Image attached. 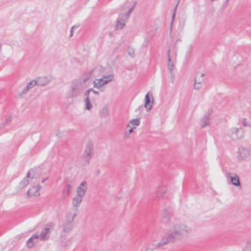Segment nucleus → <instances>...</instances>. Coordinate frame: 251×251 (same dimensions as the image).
<instances>
[{
  "label": "nucleus",
  "instance_id": "obj_1",
  "mask_svg": "<svg viewBox=\"0 0 251 251\" xmlns=\"http://www.w3.org/2000/svg\"><path fill=\"white\" fill-rule=\"evenodd\" d=\"M192 233V229L187 225L183 223H176L172 224L166 234L161 241L156 244V247H163L169 243L186 239Z\"/></svg>",
  "mask_w": 251,
  "mask_h": 251
},
{
  "label": "nucleus",
  "instance_id": "obj_2",
  "mask_svg": "<svg viewBox=\"0 0 251 251\" xmlns=\"http://www.w3.org/2000/svg\"><path fill=\"white\" fill-rule=\"evenodd\" d=\"M91 83L89 77L80 78L74 80L67 93V98L73 99L80 95L84 90Z\"/></svg>",
  "mask_w": 251,
  "mask_h": 251
},
{
  "label": "nucleus",
  "instance_id": "obj_3",
  "mask_svg": "<svg viewBox=\"0 0 251 251\" xmlns=\"http://www.w3.org/2000/svg\"><path fill=\"white\" fill-rule=\"evenodd\" d=\"M225 174L227 180L230 181L232 185L236 187L241 186L239 176L236 174L226 171Z\"/></svg>",
  "mask_w": 251,
  "mask_h": 251
},
{
  "label": "nucleus",
  "instance_id": "obj_4",
  "mask_svg": "<svg viewBox=\"0 0 251 251\" xmlns=\"http://www.w3.org/2000/svg\"><path fill=\"white\" fill-rule=\"evenodd\" d=\"M93 150V145L91 142L87 143L83 153V157L86 161L88 163L92 157Z\"/></svg>",
  "mask_w": 251,
  "mask_h": 251
},
{
  "label": "nucleus",
  "instance_id": "obj_5",
  "mask_svg": "<svg viewBox=\"0 0 251 251\" xmlns=\"http://www.w3.org/2000/svg\"><path fill=\"white\" fill-rule=\"evenodd\" d=\"M243 135L244 131L242 128H233L230 130V136L233 140L240 139Z\"/></svg>",
  "mask_w": 251,
  "mask_h": 251
},
{
  "label": "nucleus",
  "instance_id": "obj_6",
  "mask_svg": "<svg viewBox=\"0 0 251 251\" xmlns=\"http://www.w3.org/2000/svg\"><path fill=\"white\" fill-rule=\"evenodd\" d=\"M87 189V182L86 181L82 182L76 189V196L83 198Z\"/></svg>",
  "mask_w": 251,
  "mask_h": 251
},
{
  "label": "nucleus",
  "instance_id": "obj_7",
  "mask_svg": "<svg viewBox=\"0 0 251 251\" xmlns=\"http://www.w3.org/2000/svg\"><path fill=\"white\" fill-rule=\"evenodd\" d=\"M52 226L49 225L43 228L40 234L38 235L39 238H40L41 240H48L49 238V235Z\"/></svg>",
  "mask_w": 251,
  "mask_h": 251
},
{
  "label": "nucleus",
  "instance_id": "obj_8",
  "mask_svg": "<svg viewBox=\"0 0 251 251\" xmlns=\"http://www.w3.org/2000/svg\"><path fill=\"white\" fill-rule=\"evenodd\" d=\"M41 188V186L39 184H38L37 187L33 186L27 191L26 195L27 197L39 196L40 195L39 191Z\"/></svg>",
  "mask_w": 251,
  "mask_h": 251
},
{
  "label": "nucleus",
  "instance_id": "obj_9",
  "mask_svg": "<svg viewBox=\"0 0 251 251\" xmlns=\"http://www.w3.org/2000/svg\"><path fill=\"white\" fill-rule=\"evenodd\" d=\"M250 155L249 150L241 147L238 150V157L241 160H245Z\"/></svg>",
  "mask_w": 251,
  "mask_h": 251
},
{
  "label": "nucleus",
  "instance_id": "obj_10",
  "mask_svg": "<svg viewBox=\"0 0 251 251\" xmlns=\"http://www.w3.org/2000/svg\"><path fill=\"white\" fill-rule=\"evenodd\" d=\"M35 85L38 86H45L47 85L50 82V79L46 76H41L37 78L36 79L33 80Z\"/></svg>",
  "mask_w": 251,
  "mask_h": 251
},
{
  "label": "nucleus",
  "instance_id": "obj_11",
  "mask_svg": "<svg viewBox=\"0 0 251 251\" xmlns=\"http://www.w3.org/2000/svg\"><path fill=\"white\" fill-rule=\"evenodd\" d=\"M173 216V212L171 209L165 208L162 211V220L165 222H168Z\"/></svg>",
  "mask_w": 251,
  "mask_h": 251
},
{
  "label": "nucleus",
  "instance_id": "obj_12",
  "mask_svg": "<svg viewBox=\"0 0 251 251\" xmlns=\"http://www.w3.org/2000/svg\"><path fill=\"white\" fill-rule=\"evenodd\" d=\"M35 86V84L33 80H31L26 86L23 89L21 92L19 93V95L21 98L24 97L28 91Z\"/></svg>",
  "mask_w": 251,
  "mask_h": 251
},
{
  "label": "nucleus",
  "instance_id": "obj_13",
  "mask_svg": "<svg viewBox=\"0 0 251 251\" xmlns=\"http://www.w3.org/2000/svg\"><path fill=\"white\" fill-rule=\"evenodd\" d=\"M39 238L38 234H33L26 242L27 246L31 248L33 247L34 244L37 242L36 240Z\"/></svg>",
  "mask_w": 251,
  "mask_h": 251
},
{
  "label": "nucleus",
  "instance_id": "obj_14",
  "mask_svg": "<svg viewBox=\"0 0 251 251\" xmlns=\"http://www.w3.org/2000/svg\"><path fill=\"white\" fill-rule=\"evenodd\" d=\"M72 184L68 180L66 181L65 188L63 190L62 193L64 196H68L71 193Z\"/></svg>",
  "mask_w": 251,
  "mask_h": 251
},
{
  "label": "nucleus",
  "instance_id": "obj_15",
  "mask_svg": "<svg viewBox=\"0 0 251 251\" xmlns=\"http://www.w3.org/2000/svg\"><path fill=\"white\" fill-rule=\"evenodd\" d=\"M210 114L207 115H204L201 119V128H203L209 125L210 121Z\"/></svg>",
  "mask_w": 251,
  "mask_h": 251
},
{
  "label": "nucleus",
  "instance_id": "obj_16",
  "mask_svg": "<svg viewBox=\"0 0 251 251\" xmlns=\"http://www.w3.org/2000/svg\"><path fill=\"white\" fill-rule=\"evenodd\" d=\"M104 81L102 78L100 79H96L93 81L94 86L95 88L100 89L104 85L106 84V83H104Z\"/></svg>",
  "mask_w": 251,
  "mask_h": 251
},
{
  "label": "nucleus",
  "instance_id": "obj_17",
  "mask_svg": "<svg viewBox=\"0 0 251 251\" xmlns=\"http://www.w3.org/2000/svg\"><path fill=\"white\" fill-rule=\"evenodd\" d=\"M168 69H169V71H170L171 75H173L172 73L174 69V64H173V62L171 61V57L170 56V50H169L168 51Z\"/></svg>",
  "mask_w": 251,
  "mask_h": 251
},
{
  "label": "nucleus",
  "instance_id": "obj_18",
  "mask_svg": "<svg viewBox=\"0 0 251 251\" xmlns=\"http://www.w3.org/2000/svg\"><path fill=\"white\" fill-rule=\"evenodd\" d=\"M204 76L205 74L204 73H197L195 79V82L202 83L204 80Z\"/></svg>",
  "mask_w": 251,
  "mask_h": 251
},
{
  "label": "nucleus",
  "instance_id": "obj_19",
  "mask_svg": "<svg viewBox=\"0 0 251 251\" xmlns=\"http://www.w3.org/2000/svg\"><path fill=\"white\" fill-rule=\"evenodd\" d=\"M31 171L30 170L28 171V172L27 173L26 176L23 179V180L20 183V185L22 187V188H24L27 186L29 183V180L28 179V178L30 177V174Z\"/></svg>",
  "mask_w": 251,
  "mask_h": 251
},
{
  "label": "nucleus",
  "instance_id": "obj_20",
  "mask_svg": "<svg viewBox=\"0 0 251 251\" xmlns=\"http://www.w3.org/2000/svg\"><path fill=\"white\" fill-rule=\"evenodd\" d=\"M82 199L78 196L75 197L72 200V204L74 206L78 207L82 201Z\"/></svg>",
  "mask_w": 251,
  "mask_h": 251
},
{
  "label": "nucleus",
  "instance_id": "obj_21",
  "mask_svg": "<svg viewBox=\"0 0 251 251\" xmlns=\"http://www.w3.org/2000/svg\"><path fill=\"white\" fill-rule=\"evenodd\" d=\"M151 103V99L149 97V93H148L145 96V107L147 109V111L150 110L152 106L150 104Z\"/></svg>",
  "mask_w": 251,
  "mask_h": 251
},
{
  "label": "nucleus",
  "instance_id": "obj_22",
  "mask_svg": "<svg viewBox=\"0 0 251 251\" xmlns=\"http://www.w3.org/2000/svg\"><path fill=\"white\" fill-rule=\"evenodd\" d=\"M122 16H123L122 14L119 15V16L117 20V25H116L117 27V28H120L121 29H123V27L125 26L124 21H123L122 18L120 17Z\"/></svg>",
  "mask_w": 251,
  "mask_h": 251
},
{
  "label": "nucleus",
  "instance_id": "obj_23",
  "mask_svg": "<svg viewBox=\"0 0 251 251\" xmlns=\"http://www.w3.org/2000/svg\"><path fill=\"white\" fill-rule=\"evenodd\" d=\"M72 228V224L71 222H67L63 225V231L64 232H69Z\"/></svg>",
  "mask_w": 251,
  "mask_h": 251
},
{
  "label": "nucleus",
  "instance_id": "obj_24",
  "mask_svg": "<svg viewBox=\"0 0 251 251\" xmlns=\"http://www.w3.org/2000/svg\"><path fill=\"white\" fill-rule=\"evenodd\" d=\"M100 115L101 117H106L108 116V110L106 107H103L100 111Z\"/></svg>",
  "mask_w": 251,
  "mask_h": 251
},
{
  "label": "nucleus",
  "instance_id": "obj_25",
  "mask_svg": "<svg viewBox=\"0 0 251 251\" xmlns=\"http://www.w3.org/2000/svg\"><path fill=\"white\" fill-rule=\"evenodd\" d=\"M102 79L104 80V83H108L109 82L111 81L114 78V75L113 74H110L108 75H104L102 77Z\"/></svg>",
  "mask_w": 251,
  "mask_h": 251
},
{
  "label": "nucleus",
  "instance_id": "obj_26",
  "mask_svg": "<svg viewBox=\"0 0 251 251\" xmlns=\"http://www.w3.org/2000/svg\"><path fill=\"white\" fill-rule=\"evenodd\" d=\"M86 98L85 100V109L87 110H90L92 107V105L91 104L90 102V100L89 99V97L88 96H85Z\"/></svg>",
  "mask_w": 251,
  "mask_h": 251
},
{
  "label": "nucleus",
  "instance_id": "obj_27",
  "mask_svg": "<svg viewBox=\"0 0 251 251\" xmlns=\"http://www.w3.org/2000/svg\"><path fill=\"white\" fill-rule=\"evenodd\" d=\"M140 124V121L139 119H132L130 121L129 124L127 125V126L129 127L130 125L132 126H139Z\"/></svg>",
  "mask_w": 251,
  "mask_h": 251
},
{
  "label": "nucleus",
  "instance_id": "obj_28",
  "mask_svg": "<svg viewBox=\"0 0 251 251\" xmlns=\"http://www.w3.org/2000/svg\"><path fill=\"white\" fill-rule=\"evenodd\" d=\"M91 92H92L93 93H94L95 94H96V95H99V92L98 91H96L95 90H93L92 88H90V89H89L88 90H87L85 92V94H84V95L85 96H89V94Z\"/></svg>",
  "mask_w": 251,
  "mask_h": 251
},
{
  "label": "nucleus",
  "instance_id": "obj_29",
  "mask_svg": "<svg viewBox=\"0 0 251 251\" xmlns=\"http://www.w3.org/2000/svg\"><path fill=\"white\" fill-rule=\"evenodd\" d=\"M201 84L200 82H195L194 85V89L197 90H200L201 88Z\"/></svg>",
  "mask_w": 251,
  "mask_h": 251
},
{
  "label": "nucleus",
  "instance_id": "obj_30",
  "mask_svg": "<svg viewBox=\"0 0 251 251\" xmlns=\"http://www.w3.org/2000/svg\"><path fill=\"white\" fill-rule=\"evenodd\" d=\"M127 51H128V54L130 56L132 57H133L134 56V55H135L134 50L132 48H129L128 49Z\"/></svg>",
  "mask_w": 251,
  "mask_h": 251
},
{
  "label": "nucleus",
  "instance_id": "obj_31",
  "mask_svg": "<svg viewBox=\"0 0 251 251\" xmlns=\"http://www.w3.org/2000/svg\"><path fill=\"white\" fill-rule=\"evenodd\" d=\"M135 7V5H134L132 7H131L128 11L125 14V16H126L127 18L128 17L130 13L132 12L133 10L134 9Z\"/></svg>",
  "mask_w": 251,
  "mask_h": 251
},
{
  "label": "nucleus",
  "instance_id": "obj_32",
  "mask_svg": "<svg viewBox=\"0 0 251 251\" xmlns=\"http://www.w3.org/2000/svg\"><path fill=\"white\" fill-rule=\"evenodd\" d=\"M242 124L245 126H249L251 128V123H248L246 122V119H244L243 120V121L242 122Z\"/></svg>",
  "mask_w": 251,
  "mask_h": 251
},
{
  "label": "nucleus",
  "instance_id": "obj_33",
  "mask_svg": "<svg viewBox=\"0 0 251 251\" xmlns=\"http://www.w3.org/2000/svg\"><path fill=\"white\" fill-rule=\"evenodd\" d=\"M75 26H72L71 27V29L70 31V37H72L73 35V29L75 28Z\"/></svg>",
  "mask_w": 251,
  "mask_h": 251
},
{
  "label": "nucleus",
  "instance_id": "obj_34",
  "mask_svg": "<svg viewBox=\"0 0 251 251\" xmlns=\"http://www.w3.org/2000/svg\"><path fill=\"white\" fill-rule=\"evenodd\" d=\"M135 127H132L129 130V133L130 134L133 132V129L135 128Z\"/></svg>",
  "mask_w": 251,
  "mask_h": 251
},
{
  "label": "nucleus",
  "instance_id": "obj_35",
  "mask_svg": "<svg viewBox=\"0 0 251 251\" xmlns=\"http://www.w3.org/2000/svg\"><path fill=\"white\" fill-rule=\"evenodd\" d=\"M175 15H176V13L175 12L173 13V14L172 15V22L173 21V20H174V18L175 17Z\"/></svg>",
  "mask_w": 251,
  "mask_h": 251
},
{
  "label": "nucleus",
  "instance_id": "obj_36",
  "mask_svg": "<svg viewBox=\"0 0 251 251\" xmlns=\"http://www.w3.org/2000/svg\"><path fill=\"white\" fill-rule=\"evenodd\" d=\"M49 177H46V178H44L42 181V183H44L45 181H46L48 179Z\"/></svg>",
  "mask_w": 251,
  "mask_h": 251
},
{
  "label": "nucleus",
  "instance_id": "obj_37",
  "mask_svg": "<svg viewBox=\"0 0 251 251\" xmlns=\"http://www.w3.org/2000/svg\"><path fill=\"white\" fill-rule=\"evenodd\" d=\"M223 6L226 7L227 5H226V1H225L223 3Z\"/></svg>",
  "mask_w": 251,
  "mask_h": 251
},
{
  "label": "nucleus",
  "instance_id": "obj_38",
  "mask_svg": "<svg viewBox=\"0 0 251 251\" xmlns=\"http://www.w3.org/2000/svg\"><path fill=\"white\" fill-rule=\"evenodd\" d=\"M10 118L6 119V120L5 121V123L6 124L8 122L10 121Z\"/></svg>",
  "mask_w": 251,
  "mask_h": 251
},
{
  "label": "nucleus",
  "instance_id": "obj_39",
  "mask_svg": "<svg viewBox=\"0 0 251 251\" xmlns=\"http://www.w3.org/2000/svg\"><path fill=\"white\" fill-rule=\"evenodd\" d=\"M76 216V214H74L73 216L72 221L74 220V218Z\"/></svg>",
  "mask_w": 251,
  "mask_h": 251
},
{
  "label": "nucleus",
  "instance_id": "obj_40",
  "mask_svg": "<svg viewBox=\"0 0 251 251\" xmlns=\"http://www.w3.org/2000/svg\"><path fill=\"white\" fill-rule=\"evenodd\" d=\"M229 0H226V5H227L228 2Z\"/></svg>",
  "mask_w": 251,
  "mask_h": 251
},
{
  "label": "nucleus",
  "instance_id": "obj_41",
  "mask_svg": "<svg viewBox=\"0 0 251 251\" xmlns=\"http://www.w3.org/2000/svg\"><path fill=\"white\" fill-rule=\"evenodd\" d=\"M250 244H251V241L248 243V245H250Z\"/></svg>",
  "mask_w": 251,
  "mask_h": 251
},
{
  "label": "nucleus",
  "instance_id": "obj_42",
  "mask_svg": "<svg viewBox=\"0 0 251 251\" xmlns=\"http://www.w3.org/2000/svg\"><path fill=\"white\" fill-rule=\"evenodd\" d=\"M177 6V4L176 5V6L175 7V10L176 9Z\"/></svg>",
  "mask_w": 251,
  "mask_h": 251
},
{
  "label": "nucleus",
  "instance_id": "obj_43",
  "mask_svg": "<svg viewBox=\"0 0 251 251\" xmlns=\"http://www.w3.org/2000/svg\"><path fill=\"white\" fill-rule=\"evenodd\" d=\"M109 35H110V36L112 35V33H111V32H110V33H109Z\"/></svg>",
  "mask_w": 251,
  "mask_h": 251
},
{
  "label": "nucleus",
  "instance_id": "obj_44",
  "mask_svg": "<svg viewBox=\"0 0 251 251\" xmlns=\"http://www.w3.org/2000/svg\"><path fill=\"white\" fill-rule=\"evenodd\" d=\"M59 133H56L57 136H59Z\"/></svg>",
  "mask_w": 251,
  "mask_h": 251
},
{
  "label": "nucleus",
  "instance_id": "obj_45",
  "mask_svg": "<svg viewBox=\"0 0 251 251\" xmlns=\"http://www.w3.org/2000/svg\"><path fill=\"white\" fill-rule=\"evenodd\" d=\"M59 133H56L57 136H59Z\"/></svg>",
  "mask_w": 251,
  "mask_h": 251
},
{
  "label": "nucleus",
  "instance_id": "obj_46",
  "mask_svg": "<svg viewBox=\"0 0 251 251\" xmlns=\"http://www.w3.org/2000/svg\"><path fill=\"white\" fill-rule=\"evenodd\" d=\"M211 0L212 1H214L215 0Z\"/></svg>",
  "mask_w": 251,
  "mask_h": 251
}]
</instances>
